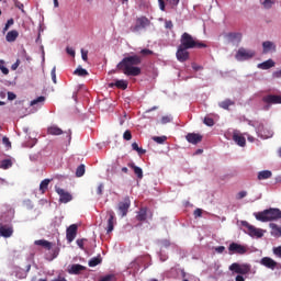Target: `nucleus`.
<instances>
[{
  "label": "nucleus",
  "mask_w": 281,
  "mask_h": 281,
  "mask_svg": "<svg viewBox=\"0 0 281 281\" xmlns=\"http://www.w3.org/2000/svg\"><path fill=\"white\" fill-rule=\"evenodd\" d=\"M142 65V56L139 55H130L124 57L117 65L116 69L122 71L125 76H140L142 68L137 67Z\"/></svg>",
  "instance_id": "f257e3e1"
},
{
  "label": "nucleus",
  "mask_w": 281,
  "mask_h": 281,
  "mask_svg": "<svg viewBox=\"0 0 281 281\" xmlns=\"http://www.w3.org/2000/svg\"><path fill=\"white\" fill-rule=\"evenodd\" d=\"M180 47H184V49H203L207 47V44L195 41L189 33H183L180 37Z\"/></svg>",
  "instance_id": "f03ea898"
},
{
  "label": "nucleus",
  "mask_w": 281,
  "mask_h": 281,
  "mask_svg": "<svg viewBox=\"0 0 281 281\" xmlns=\"http://www.w3.org/2000/svg\"><path fill=\"white\" fill-rule=\"evenodd\" d=\"M255 217L257 221L261 223H269L271 221H278L281 218L280 209H268L262 212L255 213Z\"/></svg>",
  "instance_id": "7ed1b4c3"
},
{
  "label": "nucleus",
  "mask_w": 281,
  "mask_h": 281,
  "mask_svg": "<svg viewBox=\"0 0 281 281\" xmlns=\"http://www.w3.org/2000/svg\"><path fill=\"white\" fill-rule=\"evenodd\" d=\"M241 227L246 228V234L251 236V238H262V236H265V231H262V228H257L247 221H241Z\"/></svg>",
  "instance_id": "20e7f679"
},
{
  "label": "nucleus",
  "mask_w": 281,
  "mask_h": 281,
  "mask_svg": "<svg viewBox=\"0 0 281 281\" xmlns=\"http://www.w3.org/2000/svg\"><path fill=\"white\" fill-rule=\"evenodd\" d=\"M228 269L233 273H237L239 276H247V273H251V265L249 263L234 262L229 266Z\"/></svg>",
  "instance_id": "39448f33"
},
{
  "label": "nucleus",
  "mask_w": 281,
  "mask_h": 281,
  "mask_svg": "<svg viewBox=\"0 0 281 281\" xmlns=\"http://www.w3.org/2000/svg\"><path fill=\"white\" fill-rule=\"evenodd\" d=\"M252 126L256 128V132L261 139H269L273 136V132L265 127V124L255 122Z\"/></svg>",
  "instance_id": "423d86ee"
},
{
  "label": "nucleus",
  "mask_w": 281,
  "mask_h": 281,
  "mask_svg": "<svg viewBox=\"0 0 281 281\" xmlns=\"http://www.w3.org/2000/svg\"><path fill=\"white\" fill-rule=\"evenodd\" d=\"M228 254L229 256H234V254H237L238 256H245V254H247V247L238 243H232L228 246Z\"/></svg>",
  "instance_id": "0eeeda50"
},
{
  "label": "nucleus",
  "mask_w": 281,
  "mask_h": 281,
  "mask_svg": "<svg viewBox=\"0 0 281 281\" xmlns=\"http://www.w3.org/2000/svg\"><path fill=\"white\" fill-rule=\"evenodd\" d=\"M150 25V20L146 16H140L136 19V24L131 29L132 32H139L146 30Z\"/></svg>",
  "instance_id": "6e6552de"
},
{
  "label": "nucleus",
  "mask_w": 281,
  "mask_h": 281,
  "mask_svg": "<svg viewBox=\"0 0 281 281\" xmlns=\"http://www.w3.org/2000/svg\"><path fill=\"white\" fill-rule=\"evenodd\" d=\"M254 56H256L255 50L240 47L235 57L237 60H249Z\"/></svg>",
  "instance_id": "1a4fd4ad"
},
{
  "label": "nucleus",
  "mask_w": 281,
  "mask_h": 281,
  "mask_svg": "<svg viewBox=\"0 0 281 281\" xmlns=\"http://www.w3.org/2000/svg\"><path fill=\"white\" fill-rule=\"evenodd\" d=\"M130 209H131V198L125 196L123 199V201L119 202V204H117V210H119L122 218H124V216H126V214H128Z\"/></svg>",
  "instance_id": "9d476101"
},
{
  "label": "nucleus",
  "mask_w": 281,
  "mask_h": 281,
  "mask_svg": "<svg viewBox=\"0 0 281 281\" xmlns=\"http://www.w3.org/2000/svg\"><path fill=\"white\" fill-rule=\"evenodd\" d=\"M189 48H186L183 46H178L176 57L179 63H186V60L190 59V52H188Z\"/></svg>",
  "instance_id": "9b49d317"
},
{
  "label": "nucleus",
  "mask_w": 281,
  "mask_h": 281,
  "mask_svg": "<svg viewBox=\"0 0 281 281\" xmlns=\"http://www.w3.org/2000/svg\"><path fill=\"white\" fill-rule=\"evenodd\" d=\"M77 234H78V225L71 224L66 231V238L68 243H74V240H76Z\"/></svg>",
  "instance_id": "f8f14e48"
},
{
  "label": "nucleus",
  "mask_w": 281,
  "mask_h": 281,
  "mask_svg": "<svg viewBox=\"0 0 281 281\" xmlns=\"http://www.w3.org/2000/svg\"><path fill=\"white\" fill-rule=\"evenodd\" d=\"M56 192L59 195L60 203H69L74 199L71 193L65 191V189L56 188Z\"/></svg>",
  "instance_id": "ddd939ff"
},
{
  "label": "nucleus",
  "mask_w": 281,
  "mask_h": 281,
  "mask_svg": "<svg viewBox=\"0 0 281 281\" xmlns=\"http://www.w3.org/2000/svg\"><path fill=\"white\" fill-rule=\"evenodd\" d=\"M12 234H14V227L8 224H0V236H2V238H10Z\"/></svg>",
  "instance_id": "4468645a"
},
{
  "label": "nucleus",
  "mask_w": 281,
  "mask_h": 281,
  "mask_svg": "<svg viewBox=\"0 0 281 281\" xmlns=\"http://www.w3.org/2000/svg\"><path fill=\"white\" fill-rule=\"evenodd\" d=\"M109 216L108 218V226H106V234H111L115 227V212L113 210L106 211Z\"/></svg>",
  "instance_id": "2eb2a0df"
},
{
  "label": "nucleus",
  "mask_w": 281,
  "mask_h": 281,
  "mask_svg": "<svg viewBox=\"0 0 281 281\" xmlns=\"http://www.w3.org/2000/svg\"><path fill=\"white\" fill-rule=\"evenodd\" d=\"M262 102L265 104H281V95L280 94H268L262 98Z\"/></svg>",
  "instance_id": "dca6fc26"
},
{
  "label": "nucleus",
  "mask_w": 281,
  "mask_h": 281,
  "mask_svg": "<svg viewBox=\"0 0 281 281\" xmlns=\"http://www.w3.org/2000/svg\"><path fill=\"white\" fill-rule=\"evenodd\" d=\"M186 139L187 142H189V144L196 145L203 142V135L196 133H189L186 135Z\"/></svg>",
  "instance_id": "f3484780"
},
{
  "label": "nucleus",
  "mask_w": 281,
  "mask_h": 281,
  "mask_svg": "<svg viewBox=\"0 0 281 281\" xmlns=\"http://www.w3.org/2000/svg\"><path fill=\"white\" fill-rule=\"evenodd\" d=\"M260 265L267 269H271L272 271L276 269V267H278V262L270 257L261 258Z\"/></svg>",
  "instance_id": "a211bd4d"
},
{
  "label": "nucleus",
  "mask_w": 281,
  "mask_h": 281,
  "mask_svg": "<svg viewBox=\"0 0 281 281\" xmlns=\"http://www.w3.org/2000/svg\"><path fill=\"white\" fill-rule=\"evenodd\" d=\"M233 142H235V144H237V146H240L241 148H244V146H247V139L245 138V136L238 133V131H235L233 133Z\"/></svg>",
  "instance_id": "6ab92c4d"
},
{
  "label": "nucleus",
  "mask_w": 281,
  "mask_h": 281,
  "mask_svg": "<svg viewBox=\"0 0 281 281\" xmlns=\"http://www.w3.org/2000/svg\"><path fill=\"white\" fill-rule=\"evenodd\" d=\"M85 269H87L85 266L80 263H74L70 266V269H68V273L71 276H80V272L85 271Z\"/></svg>",
  "instance_id": "aec40b11"
},
{
  "label": "nucleus",
  "mask_w": 281,
  "mask_h": 281,
  "mask_svg": "<svg viewBox=\"0 0 281 281\" xmlns=\"http://www.w3.org/2000/svg\"><path fill=\"white\" fill-rule=\"evenodd\" d=\"M110 87H116V89H122L123 91H126V89H128V81L124 79L115 80L114 82L110 83Z\"/></svg>",
  "instance_id": "412c9836"
},
{
  "label": "nucleus",
  "mask_w": 281,
  "mask_h": 281,
  "mask_svg": "<svg viewBox=\"0 0 281 281\" xmlns=\"http://www.w3.org/2000/svg\"><path fill=\"white\" fill-rule=\"evenodd\" d=\"M226 38L229 43H240L243 41V34L240 33H228Z\"/></svg>",
  "instance_id": "4be33fe9"
},
{
  "label": "nucleus",
  "mask_w": 281,
  "mask_h": 281,
  "mask_svg": "<svg viewBox=\"0 0 281 281\" xmlns=\"http://www.w3.org/2000/svg\"><path fill=\"white\" fill-rule=\"evenodd\" d=\"M148 218V207H142L136 215V220L144 223Z\"/></svg>",
  "instance_id": "5701e85b"
},
{
  "label": "nucleus",
  "mask_w": 281,
  "mask_h": 281,
  "mask_svg": "<svg viewBox=\"0 0 281 281\" xmlns=\"http://www.w3.org/2000/svg\"><path fill=\"white\" fill-rule=\"evenodd\" d=\"M271 177H273V172H271V170H262L257 175L258 181H265L267 179H271Z\"/></svg>",
  "instance_id": "b1692460"
},
{
  "label": "nucleus",
  "mask_w": 281,
  "mask_h": 281,
  "mask_svg": "<svg viewBox=\"0 0 281 281\" xmlns=\"http://www.w3.org/2000/svg\"><path fill=\"white\" fill-rule=\"evenodd\" d=\"M269 227L271 229V236H276L277 238H280V236H281V226H279L276 223H270Z\"/></svg>",
  "instance_id": "393cba45"
},
{
  "label": "nucleus",
  "mask_w": 281,
  "mask_h": 281,
  "mask_svg": "<svg viewBox=\"0 0 281 281\" xmlns=\"http://www.w3.org/2000/svg\"><path fill=\"white\" fill-rule=\"evenodd\" d=\"M257 67L258 69H263V70L271 69L272 67H276V61H273V59H268L261 64H258Z\"/></svg>",
  "instance_id": "a878e982"
},
{
  "label": "nucleus",
  "mask_w": 281,
  "mask_h": 281,
  "mask_svg": "<svg viewBox=\"0 0 281 281\" xmlns=\"http://www.w3.org/2000/svg\"><path fill=\"white\" fill-rule=\"evenodd\" d=\"M263 54H269V52H276V44L273 42L266 41L262 43Z\"/></svg>",
  "instance_id": "bb28decb"
},
{
  "label": "nucleus",
  "mask_w": 281,
  "mask_h": 281,
  "mask_svg": "<svg viewBox=\"0 0 281 281\" xmlns=\"http://www.w3.org/2000/svg\"><path fill=\"white\" fill-rule=\"evenodd\" d=\"M16 38H19V31L13 30L7 33L5 40L8 43H14Z\"/></svg>",
  "instance_id": "cd10ccee"
},
{
  "label": "nucleus",
  "mask_w": 281,
  "mask_h": 281,
  "mask_svg": "<svg viewBox=\"0 0 281 281\" xmlns=\"http://www.w3.org/2000/svg\"><path fill=\"white\" fill-rule=\"evenodd\" d=\"M130 168H132V170H134V173L136 175V177L138 179H144V170H142L140 167H137L135 164H130L128 165Z\"/></svg>",
  "instance_id": "c85d7f7f"
},
{
  "label": "nucleus",
  "mask_w": 281,
  "mask_h": 281,
  "mask_svg": "<svg viewBox=\"0 0 281 281\" xmlns=\"http://www.w3.org/2000/svg\"><path fill=\"white\" fill-rule=\"evenodd\" d=\"M47 134L48 135H63V130L58 127L57 125H50L47 128Z\"/></svg>",
  "instance_id": "c756f323"
},
{
  "label": "nucleus",
  "mask_w": 281,
  "mask_h": 281,
  "mask_svg": "<svg viewBox=\"0 0 281 281\" xmlns=\"http://www.w3.org/2000/svg\"><path fill=\"white\" fill-rule=\"evenodd\" d=\"M34 244L40 247H44V249H47L48 251L52 250V241H48L45 239H38V240H35Z\"/></svg>",
  "instance_id": "7c9ffc66"
},
{
  "label": "nucleus",
  "mask_w": 281,
  "mask_h": 281,
  "mask_svg": "<svg viewBox=\"0 0 281 281\" xmlns=\"http://www.w3.org/2000/svg\"><path fill=\"white\" fill-rule=\"evenodd\" d=\"M234 104H236L234 101H232L231 99H226V100L220 102L218 106L221 109H224L225 111H229V108L234 106Z\"/></svg>",
  "instance_id": "2f4dec72"
},
{
  "label": "nucleus",
  "mask_w": 281,
  "mask_h": 281,
  "mask_svg": "<svg viewBox=\"0 0 281 281\" xmlns=\"http://www.w3.org/2000/svg\"><path fill=\"white\" fill-rule=\"evenodd\" d=\"M49 183H52L50 179H44L40 183V190L42 191L43 194H45V192H47V189L49 188Z\"/></svg>",
  "instance_id": "473e14b6"
},
{
  "label": "nucleus",
  "mask_w": 281,
  "mask_h": 281,
  "mask_svg": "<svg viewBox=\"0 0 281 281\" xmlns=\"http://www.w3.org/2000/svg\"><path fill=\"white\" fill-rule=\"evenodd\" d=\"M75 76H79L80 78H85L87 76H89V71H87V69L82 68V67H78L75 71H74Z\"/></svg>",
  "instance_id": "72a5a7b5"
},
{
  "label": "nucleus",
  "mask_w": 281,
  "mask_h": 281,
  "mask_svg": "<svg viewBox=\"0 0 281 281\" xmlns=\"http://www.w3.org/2000/svg\"><path fill=\"white\" fill-rule=\"evenodd\" d=\"M89 267H98V265H102V257L100 255L98 257H93L89 260Z\"/></svg>",
  "instance_id": "f704fd0d"
},
{
  "label": "nucleus",
  "mask_w": 281,
  "mask_h": 281,
  "mask_svg": "<svg viewBox=\"0 0 281 281\" xmlns=\"http://www.w3.org/2000/svg\"><path fill=\"white\" fill-rule=\"evenodd\" d=\"M0 168H2V170H8V168H12V160L10 159L2 160Z\"/></svg>",
  "instance_id": "c9c22d12"
},
{
  "label": "nucleus",
  "mask_w": 281,
  "mask_h": 281,
  "mask_svg": "<svg viewBox=\"0 0 281 281\" xmlns=\"http://www.w3.org/2000/svg\"><path fill=\"white\" fill-rule=\"evenodd\" d=\"M132 148H133V150H136V153H138V155H146V149L139 147V145H137V143H133Z\"/></svg>",
  "instance_id": "e433bc0d"
},
{
  "label": "nucleus",
  "mask_w": 281,
  "mask_h": 281,
  "mask_svg": "<svg viewBox=\"0 0 281 281\" xmlns=\"http://www.w3.org/2000/svg\"><path fill=\"white\" fill-rule=\"evenodd\" d=\"M274 4H276V0H265L262 2V5L266 10H271V8H273Z\"/></svg>",
  "instance_id": "4c0bfd02"
},
{
  "label": "nucleus",
  "mask_w": 281,
  "mask_h": 281,
  "mask_svg": "<svg viewBox=\"0 0 281 281\" xmlns=\"http://www.w3.org/2000/svg\"><path fill=\"white\" fill-rule=\"evenodd\" d=\"M117 278H115V274H106L103 277H100L98 281H115Z\"/></svg>",
  "instance_id": "58836bf2"
},
{
  "label": "nucleus",
  "mask_w": 281,
  "mask_h": 281,
  "mask_svg": "<svg viewBox=\"0 0 281 281\" xmlns=\"http://www.w3.org/2000/svg\"><path fill=\"white\" fill-rule=\"evenodd\" d=\"M0 70L4 76H8V74H10V69L5 67V61L2 59H0Z\"/></svg>",
  "instance_id": "ea45409f"
},
{
  "label": "nucleus",
  "mask_w": 281,
  "mask_h": 281,
  "mask_svg": "<svg viewBox=\"0 0 281 281\" xmlns=\"http://www.w3.org/2000/svg\"><path fill=\"white\" fill-rule=\"evenodd\" d=\"M45 102V97H38L37 99L31 101V106H36V104H43Z\"/></svg>",
  "instance_id": "a19ab883"
},
{
  "label": "nucleus",
  "mask_w": 281,
  "mask_h": 281,
  "mask_svg": "<svg viewBox=\"0 0 281 281\" xmlns=\"http://www.w3.org/2000/svg\"><path fill=\"white\" fill-rule=\"evenodd\" d=\"M123 139H125V142H131L133 139V134L131 133L130 130H126L123 134Z\"/></svg>",
  "instance_id": "79ce46f5"
},
{
  "label": "nucleus",
  "mask_w": 281,
  "mask_h": 281,
  "mask_svg": "<svg viewBox=\"0 0 281 281\" xmlns=\"http://www.w3.org/2000/svg\"><path fill=\"white\" fill-rule=\"evenodd\" d=\"M77 177H83L85 176V165H80L76 170Z\"/></svg>",
  "instance_id": "37998d69"
},
{
  "label": "nucleus",
  "mask_w": 281,
  "mask_h": 281,
  "mask_svg": "<svg viewBox=\"0 0 281 281\" xmlns=\"http://www.w3.org/2000/svg\"><path fill=\"white\" fill-rule=\"evenodd\" d=\"M14 25V19H9L3 27V32H8V30H10V26Z\"/></svg>",
  "instance_id": "c03bdc74"
},
{
  "label": "nucleus",
  "mask_w": 281,
  "mask_h": 281,
  "mask_svg": "<svg viewBox=\"0 0 281 281\" xmlns=\"http://www.w3.org/2000/svg\"><path fill=\"white\" fill-rule=\"evenodd\" d=\"M153 139L157 144H164V142H166L167 137L166 136H154Z\"/></svg>",
  "instance_id": "a18cd8bd"
},
{
  "label": "nucleus",
  "mask_w": 281,
  "mask_h": 281,
  "mask_svg": "<svg viewBox=\"0 0 281 281\" xmlns=\"http://www.w3.org/2000/svg\"><path fill=\"white\" fill-rule=\"evenodd\" d=\"M204 124L206 125V126H214V119H212V117H204Z\"/></svg>",
  "instance_id": "49530a36"
},
{
  "label": "nucleus",
  "mask_w": 281,
  "mask_h": 281,
  "mask_svg": "<svg viewBox=\"0 0 281 281\" xmlns=\"http://www.w3.org/2000/svg\"><path fill=\"white\" fill-rule=\"evenodd\" d=\"M142 56H153V50L148 49V48H144L140 50Z\"/></svg>",
  "instance_id": "de8ad7c7"
},
{
  "label": "nucleus",
  "mask_w": 281,
  "mask_h": 281,
  "mask_svg": "<svg viewBox=\"0 0 281 281\" xmlns=\"http://www.w3.org/2000/svg\"><path fill=\"white\" fill-rule=\"evenodd\" d=\"M272 251H273L274 256H277V258H281V246L274 247L272 249Z\"/></svg>",
  "instance_id": "09e8293b"
},
{
  "label": "nucleus",
  "mask_w": 281,
  "mask_h": 281,
  "mask_svg": "<svg viewBox=\"0 0 281 281\" xmlns=\"http://www.w3.org/2000/svg\"><path fill=\"white\" fill-rule=\"evenodd\" d=\"M60 254V248L53 249V255L50 260H54L55 258H58V255Z\"/></svg>",
  "instance_id": "8fccbe9b"
},
{
  "label": "nucleus",
  "mask_w": 281,
  "mask_h": 281,
  "mask_svg": "<svg viewBox=\"0 0 281 281\" xmlns=\"http://www.w3.org/2000/svg\"><path fill=\"white\" fill-rule=\"evenodd\" d=\"M88 54H89V52L81 49V58H82V60H85V63H87V60H89Z\"/></svg>",
  "instance_id": "3c124183"
},
{
  "label": "nucleus",
  "mask_w": 281,
  "mask_h": 281,
  "mask_svg": "<svg viewBox=\"0 0 281 281\" xmlns=\"http://www.w3.org/2000/svg\"><path fill=\"white\" fill-rule=\"evenodd\" d=\"M165 27H166V30H172V27H175V25L172 24V21L167 20L165 22Z\"/></svg>",
  "instance_id": "603ef678"
},
{
  "label": "nucleus",
  "mask_w": 281,
  "mask_h": 281,
  "mask_svg": "<svg viewBox=\"0 0 281 281\" xmlns=\"http://www.w3.org/2000/svg\"><path fill=\"white\" fill-rule=\"evenodd\" d=\"M179 1L180 0H167V3L172 5V8H177V5H179Z\"/></svg>",
  "instance_id": "864d4df0"
},
{
  "label": "nucleus",
  "mask_w": 281,
  "mask_h": 281,
  "mask_svg": "<svg viewBox=\"0 0 281 281\" xmlns=\"http://www.w3.org/2000/svg\"><path fill=\"white\" fill-rule=\"evenodd\" d=\"M158 3H159V9L162 12H166V2L164 0H158Z\"/></svg>",
  "instance_id": "5fc2aeb1"
},
{
  "label": "nucleus",
  "mask_w": 281,
  "mask_h": 281,
  "mask_svg": "<svg viewBox=\"0 0 281 281\" xmlns=\"http://www.w3.org/2000/svg\"><path fill=\"white\" fill-rule=\"evenodd\" d=\"M103 190H104V184L100 183V184L98 186V189H97V194H99V195L101 196Z\"/></svg>",
  "instance_id": "6e6d98bb"
},
{
  "label": "nucleus",
  "mask_w": 281,
  "mask_h": 281,
  "mask_svg": "<svg viewBox=\"0 0 281 281\" xmlns=\"http://www.w3.org/2000/svg\"><path fill=\"white\" fill-rule=\"evenodd\" d=\"M193 214H194L195 218H198L199 216H203V210L196 209Z\"/></svg>",
  "instance_id": "4d7b16f0"
},
{
  "label": "nucleus",
  "mask_w": 281,
  "mask_h": 281,
  "mask_svg": "<svg viewBox=\"0 0 281 281\" xmlns=\"http://www.w3.org/2000/svg\"><path fill=\"white\" fill-rule=\"evenodd\" d=\"M215 251H216V254H223V251H225V246L215 247Z\"/></svg>",
  "instance_id": "13d9d810"
},
{
  "label": "nucleus",
  "mask_w": 281,
  "mask_h": 281,
  "mask_svg": "<svg viewBox=\"0 0 281 281\" xmlns=\"http://www.w3.org/2000/svg\"><path fill=\"white\" fill-rule=\"evenodd\" d=\"M77 245L79 248L85 249V239H77Z\"/></svg>",
  "instance_id": "bf43d9fd"
},
{
  "label": "nucleus",
  "mask_w": 281,
  "mask_h": 281,
  "mask_svg": "<svg viewBox=\"0 0 281 281\" xmlns=\"http://www.w3.org/2000/svg\"><path fill=\"white\" fill-rule=\"evenodd\" d=\"M170 122V116H162L161 124H168Z\"/></svg>",
  "instance_id": "052dcab7"
},
{
  "label": "nucleus",
  "mask_w": 281,
  "mask_h": 281,
  "mask_svg": "<svg viewBox=\"0 0 281 281\" xmlns=\"http://www.w3.org/2000/svg\"><path fill=\"white\" fill-rule=\"evenodd\" d=\"M8 100H16V94L14 92H8Z\"/></svg>",
  "instance_id": "680f3d73"
},
{
  "label": "nucleus",
  "mask_w": 281,
  "mask_h": 281,
  "mask_svg": "<svg viewBox=\"0 0 281 281\" xmlns=\"http://www.w3.org/2000/svg\"><path fill=\"white\" fill-rule=\"evenodd\" d=\"M245 196H247V192L246 191H241L237 194V199H245Z\"/></svg>",
  "instance_id": "e2e57ef3"
},
{
  "label": "nucleus",
  "mask_w": 281,
  "mask_h": 281,
  "mask_svg": "<svg viewBox=\"0 0 281 281\" xmlns=\"http://www.w3.org/2000/svg\"><path fill=\"white\" fill-rule=\"evenodd\" d=\"M2 142H3V144H5V146H11V143H10V138L9 137H3L2 138Z\"/></svg>",
  "instance_id": "0e129e2a"
},
{
  "label": "nucleus",
  "mask_w": 281,
  "mask_h": 281,
  "mask_svg": "<svg viewBox=\"0 0 281 281\" xmlns=\"http://www.w3.org/2000/svg\"><path fill=\"white\" fill-rule=\"evenodd\" d=\"M161 245H162V247L168 248V247H170V240L165 239V240L161 241Z\"/></svg>",
  "instance_id": "69168bd1"
},
{
  "label": "nucleus",
  "mask_w": 281,
  "mask_h": 281,
  "mask_svg": "<svg viewBox=\"0 0 281 281\" xmlns=\"http://www.w3.org/2000/svg\"><path fill=\"white\" fill-rule=\"evenodd\" d=\"M235 281H245V277L238 274V276L235 278Z\"/></svg>",
  "instance_id": "338daca9"
},
{
  "label": "nucleus",
  "mask_w": 281,
  "mask_h": 281,
  "mask_svg": "<svg viewBox=\"0 0 281 281\" xmlns=\"http://www.w3.org/2000/svg\"><path fill=\"white\" fill-rule=\"evenodd\" d=\"M274 78H281V70L273 72Z\"/></svg>",
  "instance_id": "774afa93"
}]
</instances>
